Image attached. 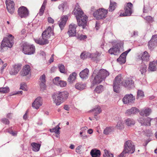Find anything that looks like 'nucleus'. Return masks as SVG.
I'll return each mask as SVG.
<instances>
[{"instance_id":"obj_1","label":"nucleus","mask_w":157,"mask_h":157,"mask_svg":"<svg viewBox=\"0 0 157 157\" xmlns=\"http://www.w3.org/2000/svg\"><path fill=\"white\" fill-rule=\"evenodd\" d=\"M134 81L132 77H130L126 78L124 82L122 81V78L121 75L117 76L113 81V90L116 93H118L120 92V86L121 84L125 87L131 88L134 85Z\"/></svg>"},{"instance_id":"obj_2","label":"nucleus","mask_w":157,"mask_h":157,"mask_svg":"<svg viewBox=\"0 0 157 157\" xmlns=\"http://www.w3.org/2000/svg\"><path fill=\"white\" fill-rule=\"evenodd\" d=\"M78 7V5L77 3L72 13L75 15L78 25L82 26L83 29H84L87 25V17Z\"/></svg>"},{"instance_id":"obj_3","label":"nucleus","mask_w":157,"mask_h":157,"mask_svg":"<svg viewBox=\"0 0 157 157\" xmlns=\"http://www.w3.org/2000/svg\"><path fill=\"white\" fill-rule=\"evenodd\" d=\"M109 74V72L104 69H101L98 72L96 70H94L92 75V76H94V78L92 82V84L94 85L100 83L104 80Z\"/></svg>"},{"instance_id":"obj_4","label":"nucleus","mask_w":157,"mask_h":157,"mask_svg":"<svg viewBox=\"0 0 157 157\" xmlns=\"http://www.w3.org/2000/svg\"><path fill=\"white\" fill-rule=\"evenodd\" d=\"M68 93L66 91L59 92L54 93L52 95L53 100L57 105H60L67 98Z\"/></svg>"},{"instance_id":"obj_5","label":"nucleus","mask_w":157,"mask_h":157,"mask_svg":"<svg viewBox=\"0 0 157 157\" xmlns=\"http://www.w3.org/2000/svg\"><path fill=\"white\" fill-rule=\"evenodd\" d=\"M14 37L10 34L6 37H5L1 43L0 48L1 49L5 47H8L10 48H12L13 44Z\"/></svg>"},{"instance_id":"obj_6","label":"nucleus","mask_w":157,"mask_h":157,"mask_svg":"<svg viewBox=\"0 0 157 157\" xmlns=\"http://www.w3.org/2000/svg\"><path fill=\"white\" fill-rule=\"evenodd\" d=\"M108 10L104 8H99L94 11L93 16L96 20L103 19L107 16Z\"/></svg>"},{"instance_id":"obj_7","label":"nucleus","mask_w":157,"mask_h":157,"mask_svg":"<svg viewBox=\"0 0 157 157\" xmlns=\"http://www.w3.org/2000/svg\"><path fill=\"white\" fill-rule=\"evenodd\" d=\"M124 150L128 153H132L134 152L135 147L131 141L128 140L125 143Z\"/></svg>"},{"instance_id":"obj_8","label":"nucleus","mask_w":157,"mask_h":157,"mask_svg":"<svg viewBox=\"0 0 157 157\" xmlns=\"http://www.w3.org/2000/svg\"><path fill=\"white\" fill-rule=\"evenodd\" d=\"M133 7L132 4L131 2L126 3L124 6V12L121 13L120 14V16H128L131 15L132 13V8Z\"/></svg>"},{"instance_id":"obj_9","label":"nucleus","mask_w":157,"mask_h":157,"mask_svg":"<svg viewBox=\"0 0 157 157\" xmlns=\"http://www.w3.org/2000/svg\"><path fill=\"white\" fill-rule=\"evenodd\" d=\"M23 46V52L24 54L27 55H31L34 53L35 48L34 46L25 43L24 44Z\"/></svg>"},{"instance_id":"obj_10","label":"nucleus","mask_w":157,"mask_h":157,"mask_svg":"<svg viewBox=\"0 0 157 157\" xmlns=\"http://www.w3.org/2000/svg\"><path fill=\"white\" fill-rule=\"evenodd\" d=\"M6 4L8 12L11 14H13L15 10L14 2L11 0H6Z\"/></svg>"},{"instance_id":"obj_11","label":"nucleus","mask_w":157,"mask_h":157,"mask_svg":"<svg viewBox=\"0 0 157 157\" xmlns=\"http://www.w3.org/2000/svg\"><path fill=\"white\" fill-rule=\"evenodd\" d=\"M19 16L21 18L25 17L29 15V11L25 7L22 6L20 7L18 10Z\"/></svg>"},{"instance_id":"obj_12","label":"nucleus","mask_w":157,"mask_h":157,"mask_svg":"<svg viewBox=\"0 0 157 157\" xmlns=\"http://www.w3.org/2000/svg\"><path fill=\"white\" fill-rule=\"evenodd\" d=\"M151 120L152 119H151L149 117L145 118L144 116H142L139 118L138 121L142 125L150 126L151 125Z\"/></svg>"},{"instance_id":"obj_13","label":"nucleus","mask_w":157,"mask_h":157,"mask_svg":"<svg viewBox=\"0 0 157 157\" xmlns=\"http://www.w3.org/2000/svg\"><path fill=\"white\" fill-rule=\"evenodd\" d=\"M121 46L120 44H117L113 46L112 48L109 50V53L111 54H114L115 55H118L120 53V48Z\"/></svg>"},{"instance_id":"obj_14","label":"nucleus","mask_w":157,"mask_h":157,"mask_svg":"<svg viewBox=\"0 0 157 157\" xmlns=\"http://www.w3.org/2000/svg\"><path fill=\"white\" fill-rule=\"evenodd\" d=\"M77 26L76 24L73 23L71 24L69 26V29L68 31V34L69 36H75L76 33V28Z\"/></svg>"},{"instance_id":"obj_15","label":"nucleus","mask_w":157,"mask_h":157,"mask_svg":"<svg viewBox=\"0 0 157 157\" xmlns=\"http://www.w3.org/2000/svg\"><path fill=\"white\" fill-rule=\"evenodd\" d=\"M135 100V97L131 94L126 95L122 99V101L124 104L128 103H133Z\"/></svg>"},{"instance_id":"obj_16","label":"nucleus","mask_w":157,"mask_h":157,"mask_svg":"<svg viewBox=\"0 0 157 157\" xmlns=\"http://www.w3.org/2000/svg\"><path fill=\"white\" fill-rule=\"evenodd\" d=\"M131 49L123 52L118 58L117 60L120 64L124 63L126 61V56L127 54L131 51Z\"/></svg>"},{"instance_id":"obj_17","label":"nucleus","mask_w":157,"mask_h":157,"mask_svg":"<svg viewBox=\"0 0 157 157\" xmlns=\"http://www.w3.org/2000/svg\"><path fill=\"white\" fill-rule=\"evenodd\" d=\"M34 40L36 43L41 45H45L48 43V39L45 36H43L42 34V36L39 38L34 39Z\"/></svg>"},{"instance_id":"obj_18","label":"nucleus","mask_w":157,"mask_h":157,"mask_svg":"<svg viewBox=\"0 0 157 157\" xmlns=\"http://www.w3.org/2000/svg\"><path fill=\"white\" fill-rule=\"evenodd\" d=\"M68 19V17L67 15L63 16L61 17L60 21L58 22L59 26L61 30L64 29Z\"/></svg>"},{"instance_id":"obj_19","label":"nucleus","mask_w":157,"mask_h":157,"mask_svg":"<svg viewBox=\"0 0 157 157\" xmlns=\"http://www.w3.org/2000/svg\"><path fill=\"white\" fill-rule=\"evenodd\" d=\"M30 66L29 65H26L23 67L22 71L20 72V74L22 76H25L30 72Z\"/></svg>"},{"instance_id":"obj_20","label":"nucleus","mask_w":157,"mask_h":157,"mask_svg":"<svg viewBox=\"0 0 157 157\" xmlns=\"http://www.w3.org/2000/svg\"><path fill=\"white\" fill-rule=\"evenodd\" d=\"M42 36H45L48 39L51 36L53 35V30L50 27H49L42 33Z\"/></svg>"},{"instance_id":"obj_21","label":"nucleus","mask_w":157,"mask_h":157,"mask_svg":"<svg viewBox=\"0 0 157 157\" xmlns=\"http://www.w3.org/2000/svg\"><path fill=\"white\" fill-rule=\"evenodd\" d=\"M42 105V102L40 97H38L35 99L33 102L32 103V106L36 109L39 108V107Z\"/></svg>"},{"instance_id":"obj_22","label":"nucleus","mask_w":157,"mask_h":157,"mask_svg":"<svg viewBox=\"0 0 157 157\" xmlns=\"http://www.w3.org/2000/svg\"><path fill=\"white\" fill-rule=\"evenodd\" d=\"M21 65L20 64L15 65L13 69L10 72V74L11 75H15L17 74L21 69Z\"/></svg>"},{"instance_id":"obj_23","label":"nucleus","mask_w":157,"mask_h":157,"mask_svg":"<svg viewBox=\"0 0 157 157\" xmlns=\"http://www.w3.org/2000/svg\"><path fill=\"white\" fill-rule=\"evenodd\" d=\"M89 73V70L88 69L86 68L82 71L79 73L80 78L83 79H85L87 78Z\"/></svg>"},{"instance_id":"obj_24","label":"nucleus","mask_w":157,"mask_h":157,"mask_svg":"<svg viewBox=\"0 0 157 157\" xmlns=\"http://www.w3.org/2000/svg\"><path fill=\"white\" fill-rule=\"evenodd\" d=\"M150 56L148 52L145 51L141 54L140 57L143 62H147L149 60Z\"/></svg>"},{"instance_id":"obj_25","label":"nucleus","mask_w":157,"mask_h":157,"mask_svg":"<svg viewBox=\"0 0 157 157\" xmlns=\"http://www.w3.org/2000/svg\"><path fill=\"white\" fill-rule=\"evenodd\" d=\"M103 56V55H101V54L98 52L96 54H92L91 58L94 60L99 61L100 60L102 59Z\"/></svg>"},{"instance_id":"obj_26","label":"nucleus","mask_w":157,"mask_h":157,"mask_svg":"<svg viewBox=\"0 0 157 157\" xmlns=\"http://www.w3.org/2000/svg\"><path fill=\"white\" fill-rule=\"evenodd\" d=\"M139 112V110L135 107H132L130 109H128L126 113L128 115H130L131 114H136Z\"/></svg>"},{"instance_id":"obj_27","label":"nucleus","mask_w":157,"mask_h":157,"mask_svg":"<svg viewBox=\"0 0 157 157\" xmlns=\"http://www.w3.org/2000/svg\"><path fill=\"white\" fill-rule=\"evenodd\" d=\"M151 110L149 108H146L142 110L140 112V115L143 116L145 115L146 117L149 116L151 112Z\"/></svg>"},{"instance_id":"obj_28","label":"nucleus","mask_w":157,"mask_h":157,"mask_svg":"<svg viewBox=\"0 0 157 157\" xmlns=\"http://www.w3.org/2000/svg\"><path fill=\"white\" fill-rule=\"evenodd\" d=\"M90 154L92 157H100L101 152L98 150L92 149L91 151Z\"/></svg>"},{"instance_id":"obj_29","label":"nucleus","mask_w":157,"mask_h":157,"mask_svg":"<svg viewBox=\"0 0 157 157\" xmlns=\"http://www.w3.org/2000/svg\"><path fill=\"white\" fill-rule=\"evenodd\" d=\"M31 145L32 146V150L35 151H38L40 150V145L35 143H32Z\"/></svg>"},{"instance_id":"obj_30","label":"nucleus","mask_w":157,"mask_h":157,"mask_svg":"<svg viewBox=\"0 0 157 157\" xmlns=\"http://www.w3.org/2000/svg\"><path fill=\"white\" fill-rule=\"evenodd\" d=\"M125 124L128 126L133 125L135 123V121L132 119L128 118L124 121Z\"/></svg>"},{"instance_id":"obj_31","label":"nucleus","mask_w":157,"mask_h":157,"mask_svg":"<svg viewBox=\"0 0 157 157\" xmlns=\"http://www.w3.org/2000/svg\"><path fill=\"white\" fill-rule=\"evenodd\" d=\"M77 74L75 72H73L70 75L68 79L69 82L70 83H72L76 79Z\"/></svg>"},{"instance_id":"obj_32","label":"nucleus","mask_w":157,"mask_h":157,"mask_svg":"<svg viewBox=\"0 0 157 157\" xmlns=\"http://www.w3.org/2000/svg\"><path fill=\"white\" fill-rule=\"evenodd\" d=\"M147 67L145 64L142 63L140 66V71L141 74L144 75L145 74V73L146 71Z\"/></svg>"},{"instance_id":"obj_33","label":"nucleus","mask_w":157,"mask_h":157,"mask_svg":"<svg viewBox=\"0 0 157 157\" xmlns=\"http://www.w3.org/2000/svg\"><path fill=\"white\" fill-rule=\"evenodd\" d=\"M86 84L80 82L77 83L75 85V88L79 90H82L85 89Z\"/></svg>"},{"instance_id":"obj_34","label":"nucleus","mask_w":157,"mask_h":157,"mask_svg":"<svg viewBox=\"0 0 157 157\" xmlns=\"http://www.w3.org/2000/svg\"><path fill=\"white\" fill-rule=\"evenodd\" d=\"M92 54L89 52H82L80 55V57L84 59L88 58H91Z\"/></svg>"},{"instance_id":"obj_35","label":"nucleus","mask_w":157,"mask_h":157,"mask_svg":"<svg viewBox=\"0 0 157 157\" xmlns=\"http://www.w3.org/2000/svg\"><path fill=\"white\" fill-rule=\"evenodd\" d=\"M149 70L151 71H156V67L154 61L150 62L149 64L148 67Z\"/></svg>"},{"instance_id":"obj_36","label":"nucleus","mask_w":157,"mask_h":157,"mask_svg":"<svg viewBox=\"0 0 157 157\" xmlns=\"http://www.w3.org/2000/svg\"><path fill=\"white\" fill-rule=\"evenodd\" d=\"M60 124V123H59L54 128L52 129H50V131L51 132H54L56 134H60L59 130L60 129V128L59 127Z\"/></svg>"},{"instance_id":"obj_37","label":"nucleus","mask_w":157,"mask_h":157,"mask_svg":"<svg viewBox=\"0 0 157 157\" xmlns=\"http://www.w3.org/2000/svg\"><path fill=\"white\" fill-rule=\"evenodd\" d=\"M114 130L113 127H108L106 128L104 131V133L105 135H108L113 132Z\"/></svg>"},{"instance_id":"obj_38","label":"nucleus","mask_w":157,"mask_h":157,"mask_svg":"<svg viewBox=\"0 0 157 157\" xmlns=\"http://www.w3.org/2000/svg\"><path fill=\"white\" fill-rule=\"evenodd\" d=\"M148 46L149 49L152 50L155 46H157V43H156L155 42H154L150 40L148 42Z\"/></svg>"},{"instance_id":"obj_39","label":"nucleus","mask_w":157,"mask_h":157,"mask_svg":"<svg viewBox=\"0 0 157 157\" xmlns=\"http://www.w3.org/2000/svg\"><path fill=\"white\" fill-rule=\"evenodd\" d=\"M116 127L118 129L122 130L124 128V124L122 121L120 120L118 121Z\"/></svg>"},{"instance_id":"obj_40","label":"nucleus","mask_w":157,"mask_h":157,"mask_svg":"<svg viewBox=\"0 0 157 157\" xmlns=\"http://www.w3.org/2000/svg\"><path fill=\"white\" fill-rule=\"evenodd\" d=\"M90 111H93L94 113V116H96L101 112V110L99 106H97L94 108V109L91 110Z\"/></svg>"},{"instance_id":"obj_41","label":"nucleus","mask_w":157,"mask_h":157,"mask_svg":"<svg viewBox=\"0 0 157 157\" xmlns=\"http://www.w3.org/2000/svg\"><path fill=\"white\" fill-rule=\"evenodd\" d=\"M103 90V86L102 85H99L97 86L95 89L94 91L98 93H100Z\"/></svg>"},{"instance_id":"obj_42","label":"nucleus","mask_w":157,"mask_h":157,"mask_svg":"<svg viewBox=\"0 0 157 157\" xmlns=\"http://www.w3.org/2000/svg\"><path fill=\"white\" fill-rule=\"evenodd\" d=\"M116 3L115 2L112 3L110 2V6L109 8V12H112L115 9Z\"/></svg>"},{"instance_id":"obj_43","label":"nucleus","mask_w":157,"mask_h":157,"mask_svg":"<svg viewBox=\"0 0 157 157\" xmlns=\"http://www.w3.org/2000/svg\"><path fill=\"white\" fill-rule=\"evenodd\" d=\"M144 96V93L143 91L141 90H138L137 92V99H141Z\"/></svg>"},{"instance_id":"obj_44","label":"nucleus","mask_w":157,"mask_h":157,"mask_svg":"<svg viewBox=\"0 0 157 157\" xmlns=\"http://www.w3.org/2000/svg\"><path fill=\"white\" fill-rule=\"evenodd\" d=\"M9 91V89L8 87L0 88V92L6 93Z\"/></svg>"},{"instance_id":"obj_45","label":"nucleus","mask_w":157,"mask_h":157,"mask_svg":"<svg viewBox=\"0 0 157 157\" xmlns=\"http://www.w3.org/2000/svg\"><path fill=\"white\" fill-rule=\"evenodd\" d=\"M61 80L60 78L59 77H57L53 79V81L54 84L57 86L59 85V83Z\"/></svg>"},{"instance_id":"obj_46","label":"nucleus","mask_w":157,"mask_h":157,"mask_svg":"<svg viewBox=\"0 0 157 157\" xmlns=\"http://www.w3.org/2000/svg\"><path fill=\"white\" fill-rule=\"evenodd\" d=\"M104 151H105V154H104L103 156L104 155L105 156V155H106V156H108V157H113V155L112 154L110 153L109 151L105 149L104 150Z\"/></svg>"},{"instance_id":"obj_47","label":"nucleus","mask_w":157,"mask_h":157,"mask_svg":"<svg viewBox=\"0 0 157 157\" xmlns=\"http://www.w3.org/2000/svg\"><path fill=\"white\" fill-rule=\"evenodd\" d=\"M67 5V3L66 2H64L59 5V6L58 8L59 9H61V10L63 11L64 7Z\"/></svg>"},{"instance_id":"obj_48","label":"nucleus","mask_w":157,"mask_h":157,"mask_svg":"<svg viewBox=\"0 0 157 157\" xmlns=\"http://www.w3.org/2000/svg\"><path fill=\"white\" fill-rule=\"evenodd\" d=\"M60 71L62 73H65V67L63 65H60L58 66Z\"/></svg>"},{"instance_id":"obj_49","label":"nucleus","mask_w":157,"mask_h":157,"mask_svg":"<svg viewBox=\"0 0 157 157\" xmlns=\"http://www.w3.org/2000/svg\"><path fill=\"white\" fill-rule=\"evenodd\" d=\"M58 86H60L61 87L65 86L67 85L66 82L63 81L61 80L59 82Z\"/></svg>"},{"instance_id":"obj_50","label":"nucleus","mask_w":157,"mask_h":157,"mask_svg":"<svg viewBox=\"0 0 157 157\" xmlns=\"http://www.w3.org/2000/svg\"><path fill=\"white\" fill-rule=\"evenodd\" d=\"M45 7L43 6H41L40 10V12L38 13L40 16H42L43 14L45 9Z\"/></svg>"},{"instance_id":"obj_51","label":"nucleus","mask_w":157,"mask_h":157,"mask_svg":"<svg viewBox=\"0 0 157 157\" xmlns=\"http://www.w3.org/2000/svg\"><path fill=\"white\" fill-rule=\"evenodd\" d=\"M145 19L148 22H150L153 21V18L150 16H147L145 17Z\"/></svg>"},{"instance_id":"obj_52","label":"nucleus","mask_w":157,"mask_h":157,"mask_svg":"<svg viewBox=\"0 0 157 157\" xmlns=\"http://www.w3.org/2000/svg\"><path fill=\"white\" fill-rule=\"evenodd\" d=\"M46 82H41L40 87L41 89L44 90L46 88Z\"/></svg>"},{"instance_id":"obj_53","label":"nucleus","mask_w":157,"mask_h":157,"mask_svg":"<svg viewBox=\"0 0 157 157\" xmlns=\"http://www.w3.org/2000/svg\"><path fill=\"white\" fill-rule=\"evenodd\" d=\"M151 40V41H153L154 42H155L156 43H157V35H153Z\"/></svg>"},{"instance_id":"obj_54","label":"nucleus","mask_w":157,"mask_h":157,"mask_svg":"<svg viewBox=\"0 0 157 157\" xmlns=\"http://www.w3.org/2000/svg\"><path fill=\"white\" fill-rule=\"evenodd\" d=\"M128 153V152H126L125 151L123 150L122 153L119 155V157H125L126 154Z\"/></svg>"},{"instance_id":"obj_55","label":"nucleus","mask_w":157,"mask_h":157,"mask_svg":"<svg viewBox=\"0 0 157 157\" xmlns=\"http://www.w3.org/2000/svg\"><path fill=\"white\" fill-rule=\"evenodd\" d=\"M2 121L4 124H9L10 122L7 119L4 118L2 119Z\"/></svg>"},{"instance_id":"obj_56","label":"nucleus","mask_w":157,"mask_h":157,"mask_svg":"<svg viewBox=\"0 0 157 157\" xmlns=\"http://www.w3.org/2000/svg\"><path fill=\"white\" fill-rule=\"evenodd\" d=\"M41 82H46L45 80V76L44 74H43L40 77V79Z\"/></svg>"},{"instance_id":"obj_57","label":"nucleus","mask_w":157,"mask_h":157,"mask_svg":"<svg viewBox=\"0 0 157 157\" xmlns=\"http://www.w3.org/2000/svg\"><path fill=\"white\" fill-rule=\"evenodd\" d=\"M20 89H22L24 90H26V86L25 84L24 83L23 84H21L20 88Z\"/></svg>"},{"instance_id":"obj_58","label":"nucleus","mask_w":157,"mask_h":157,"mask_svg":"<svg viewBox=\"0 0 157 157\" xmlns=\"http://www.w3.org/2000/svg\"><path fill=\"white\" fill-rule=\"evenodd\" d=\"M48 22L50 23L53 24L54 22L53 19L50 17H49L48 18Z\"/></svg>"},{"instance_id":"obj_59","label":"nucleus","mask_w":157,"mask_h":157,"mask_svg":"<svg viewBox=\"0 0 157 157\" xmlns=\"http://www.w3.org/2000/svg\"><path fill=\"white\" fill-rule=\"evenodd\" d=\"M3 65L1 68V72L2 73L3 72L4 69L6 67L7 65V63H5L2 64Z\"/></svg>"},{"instance_id":"obj_60","label":"nucleus","mask_w":157,"mask_h":157,"mask_svg":"<svg viewBox=\"0 0 157 157\" xmlns=\"http://www.w3.org/2000/svg\"><path fill=\"white\" fill-rule=\"evenodd\" d=\"M81 148V146H78L76 149V152L78 153H80L81 151H80V149Z\"/></svg>"},{"instance_id":"obj_61","label":"nucleus","mask_w":157,"mask_h":157,"mask_svg":"<svg viewBox=\"0 0 157 157\" xmlns=\"http://www.w3.org/2000/svg\"><path fill=\"white\" fill-rule=\"evenodd\" d=\"M27 113V111H26V113L24 115L23 117V119L25 120H26L28 118Z\"/></svg>"},{"instance_id":"obj_62","label":"nucleus","mask_w":157,"mask_h":157,"mask_svg":"<svg viewBox=\"0 0 157 157\" xmlns=\"http://www.w3.org/2000/svg\"><path fill=\"white\" fill-rule=\"evenodd\" d=\"M86 38V36L85 35H81L80 37V40H83Z\"/></svg>"},{"instance_id":"obj_63","label":"nucleus","mask_w":157,"mask_h":157,"mask_svg":"<svg viewBox=\"0 0 157 157\" xmlns=\"http://www.w3.org/2000/svg\"><path fill=\"white\" fill-rule=\"evenodd\" d=\"M64 109L67 110H69V106L68 105H65L64 106Z\"/></svg>"},{"instance_id":"obj_64","label":"nucleus","mask_w":157,"mask_h":157,"mask_svg":"<svg viewBox=\"0 0 157 157\" xmlns=\"http://www.w3.org/2000/svg\"><path fill=\"white\" fill-rule=\"evenodd\" d=\"M8 132L10 134H11L13 136H15L16 135V134L15 132H13V131H9Z\"/></svg>"}]
</instances>
